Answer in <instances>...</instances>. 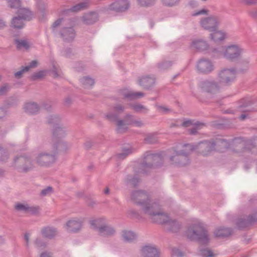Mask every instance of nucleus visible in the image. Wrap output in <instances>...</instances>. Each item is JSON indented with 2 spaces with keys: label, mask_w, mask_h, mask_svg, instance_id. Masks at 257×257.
<instances>
[{
  "label": "nucleus",
  "mask_w": 257,
  "mask_h": 257,
  "mask_svg": "<svg viewBox=\"0 0 257 257\" xmlns=\"http://www.w3.org/2000/svg\"><path fill=\"white\" fill-rule=\"evenodd\" d=\"M244 52L245 50L241 45L234 44L220 48L219 55L223 56L229 61H238L241 59Z\"/></svg>",
  "instance_id": "1"
},
{
  "label": "nucleus",
  "mask_w": 257,
  "mask_h": 257,
  "mask_svg": "<svg viewBox=\"0 0 257 257\" xmlns=\"http://www.w3.org/2000/svg\"><path fill=\"white\" fill-rule=\"evenodd\" d=\"M89 223L91 228L97 229L100 233L104 235H110L114 232L113 228L108 225L104 218H92L89 220Z\"/></svg>",
  "instance_id": "2"
},
{
  "label": "nucleus",
  "mask_w": 257,
  "mask_h": 257,
  "mask_svg": "<svg viewBox=\"0 0 257 257\" xmlns=\"http://www.w3.org/2000/svg\"><path fill=\"white\" fill-rule=\"evenodd\" d=\"M187 235L190 239L199 240L203 243L208 241L206 231L200 224L190 228L187 232Z\"/></svg>",
  "instance_id": "3"
},
{
  "label": "nucleus",
  "mask_w": 257,
  "mask_h": 257,
  "mask_svg": "<svg viewBox=\"0 0 257 257\" xmlns=\"http://www.w3.org/2000/svg\"><path fill=\"white\" fill-rule=\"evenodd\" d=\"M155 206L151 204L149 207L146 206L144 208V212L150 215L154 221L159 223H166L168 221V216L165 213L154 212Z\"/></svg>",
  "instance_id": "4"
},
{
  "label": "nucleus",
  "mask_w": 257,
  "mask_h": 257,
  "mask_svg": "<svg viewBox=\"0 0 257 257\" xmlns=\"http://www.w3.org/2000/svg\"><path fill=\"white\" fill-rule=\"evenodd\" d=\"M19 16L18 17H15L12 22V26L16 28H21L23 26L24 20H30L31 18L32 14L28 10L24 8H20L18 10Z\"/></svg>",
  "instance_id": "5"
},
{
  "label": "nucleus",
  "mask_w": 257,
  "mask_h": 257,
  "mask_svg": "<svg viewBox=\"0 0 257 257\" xmlns=\"http://www.w3.org/2000/svg\"><path fill=\"white\" fill-rule=\"evenodd\" d=\"M220 22V18L217 16H212L205 19L201 21V26L204 29L213 32L216 30Z\"/></svg>",
  "instance_id": "6"
},
{
  "label": "nucleus",
  "mask_w": 257,
  "mask_h": 257,
  "mask_svg": "<svg viewBox=\"0 0 257 257\" xmlns=\"http://www.w3.org/2000/svg\"><path fill=\"white\" fill-rule=\"evenodd\" d=\"M236 71L234 69H224L219 74V81L221 85H227L235 79Z\"/></svg>",
  "instance_id": "7"
},
{
  "label": "nucleus",
  "mask_w": 257,
  "mask_h": 257,
  "mask_svg": "<svg viewBox=\"0 0 257 257\" xmlns=\"http://www.w3.org/2000/svg\"><path fill=\"white\" fill-rule=\"evenodd\" d=\"M84 222L83 218L70 219L66 223L67 229L70 232H77L82 228Z\"/></svg>",
  "instance_id": "8"
},
{
  "label": "nucleus",
  "mask_w": 257,
  "mask_h": 257,
  "mask_svg": "<svg viewBox=\"0 0 257 257\" xmlns=\"http://www.w3.org/2000/svg\"><path fill=\"white\" fill-rule=\"evenodd\" d=\"M197 68L201 72L207 73L213 70V66L209 61L207 60H201L198 63Z\"/></svg>",
  "instance_id": "9"
},
{
  "label": "nucleus",
  "mask_w": 257,
  "mask_h": 257,
  "mask_svg": "<svg viewBox=\"0 0 257 257\" xmlns=\"http://www.w3.org/2000/svg\"><path fill=\"white\" fill-rule=\"evenodd\" d=\"M55 160V157L53 155L42 154L38 156L37 162L42 166H46L54 162Z\"/></svg>",
  "instance_id": "10"
},
{
  "label": "nucleus",
  "mask_w": 257,
  "mask_h": 257,
  "mask_svg": "<svg viewBox=\"0 0 257 257\" xmlns=\"http://www.w3.org/2000/svg\"><path fill=\"white\" fill-rule=\"evenodd\" d=\"M142 252L145 257H157L159 253L158 250L152 245L144 246L142 249Z\"/></svg>",
  "instance_id": "11"
},
{
  "label": "nucleus",
  "mask_w": 257,
  "mask_h": 257,
  "mask_svg": "<svg viewBox=\"0 0 257 257\" xmlns=\"http://www.w3.org/2000/svg\"><path fill=\"white\" fill-rule=\"evenodd\" d=\"M134 199H136L135 198H136V202L138 203L143 204V209L144 211L146 206L149 207L151 204L148 201H144L143 202L140 201L141 200H144L147 198V195L142 192L139 191L136 192L134 194Z\"/></svg>",
  "instance_id": "12"
},
{
  "label": "nucleus",
  "mask_w": 257,
  "mask_h": 257,
  "mask_svg": "<svg viewBox=\"0 0 257 257\" xmlns=\"http://www.w3.org/2000/svg\"><path fill=\"white\" fill-rule=\"evenodd\" d=\"M210 37L213 41L218 42L225 39L227 37V34L222 31L216 29L210 34Z\"/></svg>",
  "instance_id": "13"
},
{
  "label": "nucleus",
  "mask_w": 257,
  "mask_h": 257,
  "mask_svg": "<svg viewBox=\"0 0 257 257\" xmlns=\"http://www.w3.org/2000/svg\"><path fill=\"white\" fill-rule=\"evenodd\" d=\"M191 46L193 48L198 50H204L207 47L206 42L200 40L194 41Z\"/></svg>",
  "instance_id": "14"
},
{
  "label": "nucleus",
  "mask_w": 257,
  "mask_h": 257,
  "mask_svg": "<svg viewBox=\"0 0 257 257\" xmlns=\"http://www.w3.org/2000/svg\"><path fill=\"white\" fill-rule=\"evenodd\" d=\"M121 235L123 240L127 242L134 240L136 237L135 233L128 230H123Z\"/></svg>",
  "instance_id": "15"
},
{
  "label": "nucleus",
  "mask_w": 257,
  "mask_h": 257,
  "mask_svg": "<svg viewBox=\"0 0 257 257\" xmlns=\"http://www.w3.org/2000/svg\"><path fill=\"white\" fill-rule=\"evenodd\" d=\"M37 64H38V62L37 61L34 60V61H32V62L30 63V65L24 67L22 70L16 72L15 74V76L17 77H21L22 74L24 72L28 71L31 68H34V67H36Z\"/></svg>",
  "instance_id": "16"
},
{
  "label": "nucleus",
  "mask_w": 257,
  "mask_h": 257,
  "mask_svg": "<svg viewBox=\"0 0 257 257\" xmlns=\"http://www.w3.org/2000/svg\"><path fill=\"white\" fill-rule=\"evenodd\" d=\"M231 231L228 228H220L216 230L214 234L215 236L218 237L227 236L230 234Z\"/></svg>",
  "instance_id": "17"
},
{
  "label": "nucleus",
  "mask_w": 257,
  "mask_h": 257,
  "mask_svg": "<svg viewBox=\"0 0 257 257\" xmlns=\"http://www.w3.org/2000/svg\"><path fill=\"white\" fill-rule=\"evenodd\" d=\"M43 235L47 237H52L56 234V231L52 227H47L42 231Z\"/></svg>",
  "instance_id": "18"
},
{
  "label": "nucleus",
  "mask_w": 257,
  "mask_h": 257,
  "mask_svg": "<svg viewBox=\"0 0 257 257\" xmlns=\"http://www.w3.org/2000/svg\"><path fill=\"white\" fill-rule=\"evenodd\" d=\"M25 109L31 113H34L38 110V107L37 104L35 103H28L25 106Z\"/></svg>",
  "instance_id": "19"
},
{
  "label": "nucleus",
  "mask_w": 257,
  "mask_h": 257,
  "mask_svg": "<svg viewBox=\"0 0 257 257\" xmlns=\"http://www.w3.org/2000/svg\"><path fill=\"white\" fill-rule=\"evenodd\" d=\"M16 43L17 48L19 49L27 50L30 47V44L28 42L24 40H17Z\"/></svg>",
  "instance_id": "20"
},
{
  "label": "nucleus",
  "mask_w": 257,
  "mask_h": 257,
  "mask_svg": "<svg viewBox=\"0 0 257 257\" xmlns=\"http://www.w3.org/2000/svg\"><path fill=\"white\" fill-rule=\"evenodd\" d=\"M97 18V15L94 13H90L84 17V21L87 24H91L95 22Z\"/></svg>",
  "instance_id": "21"
},
{
  "label": "nucleus",
  "mask_w": 257,
  "mask_h": 257,
  "mask_svg": "<svg viewBox=\"0 0 257 257\" xmlns=\"http://www.w3.org/2000/svg\"><path fill=\"white\" fill-rule=\"evenodd\" d=\"M62 35L68 40L73 38L75 36L74 30L71 28L65 30Z\"/></svg>",
  "instance_id": "22"
},
{
  "label": "nucleus",
  "mask_w": 257,
  "mask_h": 257,
  "mask_svg": "<svg viewBox=\"0 0 257 257\" xmlns=\"http://www.w3.org/2000/svg\"><path fill=\"white\" fill-rule=\"evenodd\" d=\"M153 83H154V79L148 77H145L142 78L140 80V82H139L140 85L145 86L146 87H147V86L151 85Z\"/></svg>",
  "instance_id": "23"
},
{
  "label": "nucleus",
  "mask_w": 257,
  "mask_h": 257,
  "mask_svg": "<svg viewBox=\"0 0 257 257\" xmlns=\"http://www.w3.org/2000/svg\"><path fill=\"white\" fill-rule=\"evenodd\" d=\"M182 125L185 127L192 125L194 127L193 128L199 129L203 126V124L198 123H193L191 120H186L183 123Z\"/></svg>",
  "instance_id": "24"
},
{
  "label": "nucleus",
  "mask_w": 257,
  "mask_h": 257,
  "mask_svg": "<svg viewBox=\"0 0 257 257\" xmlns=\"http://www.w3.org/2000/svg\"><path fill=\"white\" fill-rule=\"evenodd\" d=\"M132 123L130 121H127L124 122L122 120H118L116 121V125L117 126V129L119 131L121 132L123 130L126 128V125L131 124Z\"/></svg>",
  "instance_id": "25"
},
{
  "label": "nucleus",
  "mask_w": 257,
  "mask_h": 257,
  "mask_svg": "<svg viewBox=\"0 0 257 257\" xmlns=\"http://www.w3.org/2000/svg\"><path fill=\"white\" fill-rule=\"evenodd\" d=\"M82 82L86 86H91L94 82L93 79L89 77H84L82 79Z\"/></svg>",
  "instance_id": "26"
},
{
  "label": "nucleus",
  "mask_w": 257,
  "mask_h": 257,
  "mask_svg": "<svg viewBox=\"0 0 257 257\" xmlns=\"http://www.w3.org/2000/svg\"><path fill=\"white\" fill-rule=\"evenodd\" d=\"M46 75V71H41L38 72V73H35L32 76L33 79H41L44 77Z\"/></svg>",
  "instance_id": "27"
},
{
  "label": "nucleus",
  "mask_w": 257,
  "mask_h": 257,
  "mask_svg": "<svg viewBox=\"0 0 257 257\" xmlns=\"http://www.w3.org/2000/svg\"><path fill=\"white\" fill-rule=\"evenodd\" d=\"M142 6H149L154 4L155 0H139Z\"/></svg>",
  "instance_id": "28"
},
{
  "label": "nucleus",
  "mask_w": 257,
  "mask_h": 257,
  "mask_svg": "<svg viewBox=\"0 0 257 257\" xmlns=\"http://www.w3.org/2000/svg\"><path fill=\"white\" fill-rule=\"evenodd\" d=\"M8 4L11 8H19L20 0H8Z\"/></svg>",
  "instance_id": "29"
},
{
  "label": "nucleus",
  "mask_w": 257,
  "mask_h": 257,
  "mask_svg": "<svg viewBox=\"0 0 257 257\" xmlns=\"http://www.w3.org/2000/svg\"><path fill=\"white\" fill-rule=\"evenodd\" d=\"M201 254L203 257H213L214 254L209 249H203L201 250Z\"/></svg>",
  "instance_id": "30"
},
{
  "label": "nucleus",
  "mask_w": 257,
  "mask_h": 257,
  "mask_svg": "<svg viewBox=\"0 0 257 257\" xmlns=\"http://www.w3.org/2000/svg\"><path fill=\"white\" fill-rule=\"evenodd\" d=\"M15 207L18 210L28 211L30 209L27 205L23 204H17Z\"/></svg>",
  "instance_id": "31"
},
{
  "label": "nucleus",
  "mask_w": 257,
  "mask_h": 257,
  "mask_svg": "<svg viewBox=\"0 0 257 257\" xmlns=\"http://www.w3.org/2000/svg\"><path fill=\"white\" fill-rule=\"evenodd\" d=\"M87 7L86 3L80 4L74 6L72 8V11L74 12H77Z\"/></svg>",
  "instance_id": "32"
},
{
  "label": "nucleus",
  "mask_w": 257,
  "mask_h": 257,
  "mask_svg": "<svg viewBox=\"0 0 257 257\" xmlns=\"http://www.w3.org/2000/svg\"><path fill=\"white\" fill-rule=\"evenodd\" d=\"M162 1L166 6H173L178 3L179 0H162Z\"/></svg>",
  "instance_id": "33"
},
{
  "label": "nucleus",
  "mask_w": 257,
  "mask_h": 257,
  "mask_svg": "<svg viewBox=\"0 0 257 257\" xmlns=\"http://www.w3.org/2000/svg\"><path fill=\"white\" fill-rule=\"evenodd\" d=\"M143 96L142 93H131L127 94L126 97L130 98H137Z\"/></svg>",
  "instance_id": "34"
},
{
  "label": "nucleus",
  "mask_w": 257,
  "mask_h": 257,
  "mask_svg": "<svg viewBox=\"0 0 257 257\" xmlns=\"http://www.w3.org/2000/svg\"><path fill=\"white\" fill-rule=\"evenodd\" d=\"M52 192V188L50 187H48L46 188V189L43 190L42 191V194L43 195H46L47 194H50Z\"/></svg>",
  "instance_id": "35"
},
{
  "label": "nucleus",
  "mask_w": 257,
  "mask_h": 257,
  "mask_svg": "<svg viewBox=\"0 0 257 257\" xmlns=\"http://www.w3.org/2000/svg\"><path fill=\"white\" fill-rule=\"evenodd\" d=\"M243 3L246 5H251L256 3V0H243Z\"/></svg>",
  "instance_id": "36"
},
{
  "label": "nucleus",
  "mask_w": 257,
  "mask_h": 257,
  "mask_svg": "<svg viewBox=\"0 0 257 257\" xmlns=\"http://www.w3.org/2000/svg\"><path fill=\"white\" fill-rule=\"evenodd\" d=\"M121 3L122 4H124V5H125L126 7L125 8H123L122 7L119 8V11H123V10L126 9L128 8V3H127V2L126 1H122L121 2Z\"/></svg>",
  "instance_id": "37"
},
{
  "label": "nucleus",
  "mask_w": 257,
  "mask_h": 257,
  "mask_svg": "<svg viewBox=\"0 0 257 257\" xmlns=\"http://www.w3.org/2000/svg\"><path fill=\"white\" fill-rule=\"evenodd\" d=\"M7 90V87L4 86L0 88V95L3 94Z\"/></svg>",
  "instance_id": "38"
},
{
  "label": "nucleus",
  "mask_w": 257,
  "mask_h": 257,
  "mask_svg": "<svg viewBox=\"0 0 257 257\" xmlns=\"http://www.w3.org/2000/svg\"><path fill=\"white\" fill-rule=\"evenodd\" d=\"M61 22V20H57L56 21H55V22L54 23V24H53V27L54 28L56 27L57 26H58V25H59V24H60Z\"/></svg>",
  "instance_id": "39"
},
{
  "label": "nucleus",
  "mask_w": 257,
  "mask_h": 257,
  "mask_svg": "<svg viewBox=\"0 0 257 257\" xmlns=\"http://www.w3.org/2000/svg\"><path fill=\"white\" fill-rule=\"evenodd\" d=\"M206 13V11L205 10H203L199 11V12L195 13L194 14H193V16H197V15L204 14Z\"/></svg>",
  "instance_id": "40"
},
{
  "label": "nucleus",
  "mask_w": 257,
  "mask_h": 257,
  "mask_svg": "<svg viewBox=\"0 0 257 257\" xmlns=\"http://www.w3.org/2000/svg\"><path fill=\"white\" fill-rule=\"evenodd\" d=\"M40 257H50L49 254L47 253H43L41 254Z\"/></svg>",
  "instance_id": "41"
},
{
  "label": "nucleus",
  "mask_w": 257,
  "mask_h": 257,
  "mask_svg": "<svg viewBox=\"0 0 257 257\" xmlns=\"http://www.w3.org/2000/svg\"><path fill=\"white\" fill-rule=\"evenodd\" d=\"M160 111L162 112H165L167 110V109L164 107H160Z\"/></svg>",
  "instance_id": "42"
},
{
  "label": "nucleus",
  "mask_w": 257,
  "mask_h": 257,
  "mask_svg": "<svg viewBox=\"0 0 257 257\" xmlns=\"http://www.w3.org/2000/svg\"><path fill=\"white\" fill-rule=\"evenodd\" d=\"M5 24L3 22L0 20V28H2L5 26Z\"/></svg>",
  "instance_id": "43"
},
{
  "label": "nucleus",
  "mask_w": 257,
  "mask_h": 257,
  "mask_svg": "<svg viewBox=\"0 0 257 257\" xmlns=\"http://www.w3.org/2000/svg\"><path fill=\"white\" fill-rule=\"evenodd\" d=\"M246 117V116L244 114H242L240 116V119L241 120H243Z\"/></svg>",
  "instance_id": "44"
},
{
  "label": "nucleus",
  "mask_w": 257,
  "mask_h": 257,
  "mask_svg": "<svg viewBox=\"0 0 257 257\" xmlns=\"http://www.w3.org/2000/svg\"><path fill=\"white\" fill-rule=\"evenodd\" d=\"M109 192V189L108 188H106L104 190V193L106 194H107Z\"/></svg>",
  "instance_id": "45"
},
{
  "label": "nucleus",
  "mask_w": 257,
  "mask_h": 257,
  "mask_svg": "<svg viewBox=\"0 0 257 257\" xmlns=\"http://www.w3.org/2000/svg\"><path fill=\"white\" fill-rule=\"evenodd\" d=\"M140 108H142V106H136L135 107V109L137 110H139Z\"/></svg>",
  "instance_id": "46"
},
{
  "label": "nucleus",
  "mask_w": 257,
  "mask_h": 257,
  "mask_svg": "<svg viewBox=\"0 0 257 257\" xmlns=\"http://www.w3.org/2000/svg\"><path fill=\"white\" fill-rule=\"evenodd\" d=\"M25 237L26 240L27 241H28V235L26 234L25 236Z\"/></svg>",
  "instance_id": "47"
},
{
  "label": "nucleus",
  "mask_w": 257,
  "mask_h": 257,
  "mask_svg": "<svg viewBox=\"0 0 257 257\" xmlns=\"http://www.w3.org/2000/svg\"><path fill=\"white\" fill-rule=\"evenodd\" d=\"M253 16L257 18V11L254 12V13L253 14Z\"/></svg>",
  "instance_id": "48"
},
{
  "label": "nucleus",
  "mask_w": 257,
  "mask_h": 257,
  "mask_svg": "<svg viewBox=\"0 0 257 257\" xmlns=\"http://www.w3.org/2000/svg\"><path fill=\"white\" fill-rule=\"evenodd\" d=\"M195 133V131H193L192 130H191V134H194Z\"/></svg>",
  "instance_id": "49"
},
{
  "label": "nucleus",
  "mask_w": 257,
  "mask_h": 257,
  "mask_svg": "<svg viewBox=\"0 0 257 257\" xmlns=\"http://www.w3.org/2000/svg\"><path fill=\"white\" fill-rule=\"evenodd\" d=\"M107 117H108L109 119H112V118H111L110 116H108V115H107Z\"/></svg>",
  "instance_id": "50"
},
{
  "label": "nucleus",
  "mask_w": 257,
  "mask_h": 257,
  "mask_svg": "<svg viewBox=\"0 0 257 257\" xmlns=\"http://www.w3.org/2000/svg\"><path fill=\"white\" fill-rule=\"evenodd\" d=\"M37 244L38 246H39V243H38V242H37Z\"/></svg>",
  "instance_id": "51"
}]
</instances>
